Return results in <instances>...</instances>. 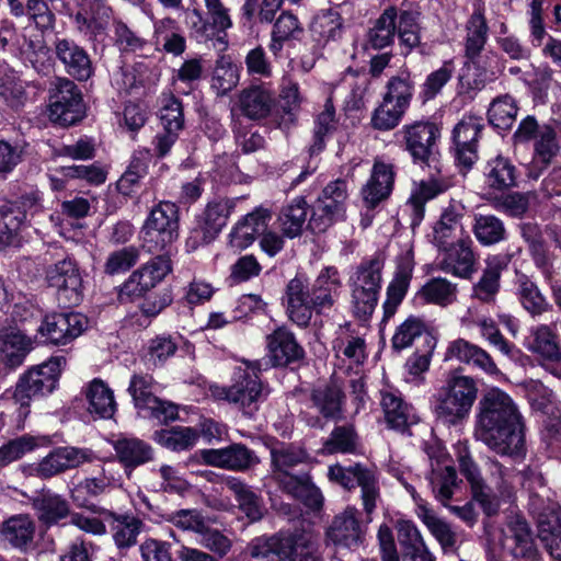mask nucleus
I'll return each instance as SVG.
<instances>
[{
  "label": "nucleus",
  "instance_id": "nucleus-51",
  "mask_svg": "<svg viewBox=\"0 0 561 561\" xmlns=\"http://www.w3.org/2000/svg\"><path fill=\"white\" fill-rule=\"evenodd\" d=\"M526 347L542 358L554 362H561V348L559 347L557 336L548 325H538L530 330V336L526 342Z\"/></svg>",
  "mask_w": 561,
  "mask_h": 561
},
{
  "label": "nucleus",
  "instance_id": "nucleus-30",
  "mask_svg": "<svg viewBox=\"0 0 561 561\" xmlns=\"http://www.w3.org/2000/svg\"><path fill=\"white\" fill-rule=\"evenodd\" d=\"M482 125L474 117L462 119L453 131L456 146V160L466 169H470L478 159L477 141L482 130Z\"/></svg>",
  "mask_w": 561,
  "mask_h": 561
},
{
  "label": "nucleus",
  "instance_id": "nucleus-37",
  "mask_svg": "<svg viewBox=\"0 0 561 561\" xmlns=\"http://www.w3.org/2000/svg\"><path fill=\"white\" fill-rule=\"evenodd\" d=\"M393 165L376 160L370 178L362 188V196L366 206L373 208L388 198L393 187Z\"/></svg>",
  "mask_w": 561,
  "mask_h": 561
},
{
  "label": "nucleus",
  "instance_id": "nucleus-53",
  "mask_svg": "<svg viewBox=\"0 0 561 561\" xmlns=\"http://www.w3.org/2000/svg\"><path fill=\"white\" fill-rule=\"evenodd\" d=\"M515 288L518 300L531 316H539L550 308L538 286L527 275L517 274Z\"/></svg>",
  "mask_w": 561,
  "mask_h": 561
},
{
  "label": "nucleus",
  "instance_id": "nucleus-29",
  "mask_svg": "<svg viewBox=\"0 0 561 561\" xmlns=\"http://www.w3.org/2000/svg\"><path fill=\"white\" fill-rule=\"evenodd\" d=\"M510 260L507 254L489 256L481 277L472 286L471 297L484 304L494 302L500 291L501 274L507 267Z\"/></svg>",
  "mask_w": 561,
  "mask_h": 561
},
{
  "label": "nucleus",
  "instance_id": "nucleus-11",
  "mask_svg": "<svg viewBox=\"0 0 561 561\" xmlns=\"http://www.w3.org/2000/svg\"><path fill=\"white\" fill-rule=\"evenodd\" d=\"M48 111L50 121L60 126L73 125L83 117L82 98L73 81L67 78L56 79Z\"/></svg>",
  "mask_w": 561,
  "mask_h": 561
},
{
  "label": "nucleus",
  "instance_id": "nucleus-45",
  "mask_svg": "<svg viewBox=\"0 0 561 561\" xmlns=\"http://www.w3.org/2000/svg\"><path fill=\"white\" fill-rule=\"evenodd\" d=\"M486 469L492 490L500 499L511 500L520 480L516 470L505 467L495 458H488Z\"/></svg>",
  "mask_w": 561,
  "mask_h": 561
},
{
  "label": "nucleus",
  "instance_id": "nucleus-3",
  "mask_svg": "<svg viewBox=\"0 0 561 561\" xmlns=\"http://www.w3.org/2000/svg\"><path fill=\"white\" fill-rule=\"evenodd\" d=\"M477 394L478 388L471 377L453 376L437 391L433 404L434 413L443 423L456 424L469 414Z\"/></svg>",
  "mask_w": 561,
  "mask_h": 561
},
{
  "label": "nucleus",
  "instance_id": "nucleus-13",
  "mask_svg": "<svg viewBox=\"0 0 561 561\" xmlns=\"http://www.w3.org/2000/svg\"><path fill=\"white\" fill-rule=\"evenodd\" d=\"M88 318L80 312L53 313L45 317L37 332L45 342L65 345L88 328Z\"/></svg>",
  "mask_w": 561,
  "mask_h": 561
},
{
  "label": "nucleus",
  "instance_id": "nucleus-34",
  "mask_svg": "<svg viewBox=\"0 0 561 561\" xmlns=\"http://www.w3.org/2000/svg\"><path fill=\"white\" fill-rule=\"evenodd\" d=\"M267 351L274 366H286L301 359L304 348L293 332L284 327L277 328L266 337Z\"/></svg>",
  "mask_w": 561,
  "mask_h": 561
},
{
  "label": "nucleus",
  "instance_id": "nucleus-1",
  "mask_svg": "<svg viewBox=\"0 0 561 561\" xmlns=\"http://www.w3.org/2000/svg\"><path fill=\"white\" fill-rule=\"evenodd\" d=\"M474 436L501 457L523 458L526 454L525 424L513 399L492 388L479 402Z\"/></svg>",
  "mask_w": 561,
  "mask_h": 561
},
{
  "label": "nucleus",
  "instance_id": "nucleus-10",
  "mask_svg": "<svg viewBox=\"0 0 561 561\" xmlns=\"http://www.w3.org/2000/svg\"><path fill=\"white\" fill-rule=\"evenodd\" d=\"M397 135L402 137L404 149L415 163L430 165L436 160L435 145L440 137V130L435 123L416 121L405 124Z\"/></svg>",
  "mask_w": 561,
  "mask_h": 561
},
{
  "label": "nucleus",
  "instance_id": "nucleus-54",
  "mask_svg": "<svg viewBox=\"0 0 561 561\" xmlns=\"http://www.w3.org/2000/svg\"><path fill=\"white\" fill-rule=\"evenodd\" d=\"M383 268V259L381 255L364 261L357 267L351 279V288L359 290H370L379 293L381 287V272Z\"/></svg>",
  "mask_w": 561,
  "mask_h": 561
},
{
  "label": "nucleus",
  "instance_id": "nucleus-42",
  "mask_svg": "<svg viewBox=\"0 0 561 561\" xmlns=\"http://www.w3.org/2000/svg\"><path fill=\"white\" fill-rule=\"evenodd\" d=\"M381 407L387 423L392 428L402 430L414 422V413L408 405L398 390L387 388L380 391Z\"/></svg>",
  "mask_w": 561,
  "mask_h": 561
},
{
  "label": "nucleus",
  "instance_id": "nucleus-19",
  "mask_svg": "<svg viewBox=\"0 0 561 561\" xmlns=\"http://www.w3.org/2000/svg\"><path fill=\"white\" fill-rule=\"evenodd\" d=\"M274 104V93L270 89L253 84L236 95L231 105V113H238L251 121H259L270 115Z\"/></svg>",
  "mask_w": 561,
  "mask_h": 561
},
{
  "label": "nucleus",
  "instance_id": "nucleus-46",
  "mask_svg": "<svg viewBox=\"0 0 561 561\" xmlns=\"http://www.w3.org/2000/svg\"><path fill=\"white\" fill-rule=\"evenodd\" d=\"M446 190L447 185L437 179L421 181L415 185L407 204L412 211L413 227L420 225L423 220L426 202L435 198Z\"/></svg>",
  "mask_w": 561,
  "mask_h": 561
},
{
  "label": "nucleus",
  "instance_id": "nucleus-40",
  "mask_svg": "<svg viewBox=\"0 0 561 561\" xmlns=\"http://www.w3.org/2000/svg\"><path fill=\"white\" fill-rule=\"evenodd\" d=\"M35 522L27 514H18L4 520L1 525V538L11 547L26 551L33 543Z\"/></svg>",
  "mask_w": 561,
  "mask_h": 561
},
{
  "label": "nucleus",
  "instance_id": "nucleus-61",
  "mask_svg": "<svg viewBox=\"0 0 561 561\" xmlns=\"http://www.w3.org/2000/svg\"><path fill=\"white\" fill-rule=\"evenodd\" d=\"M422 336H424L426 343L427 336H432L427 332L426 323L419 317L410 316L397 327L391 339V345L396 351H402L412 346L413 342Z\"/></svg>",
  "mask_w": 561,
  "mask_h": 561
},
{
  "label": "nucleus",
  "instance_id": "nucleus-43",
  "mask_svg": "<svg viewBox=\"0 0 561 561\" xmlns=\"http://www.w3.org/2000/svg\"><path fill=\"white\" fill-rule=\"evenodd\" d=\"M484 180L492 191L508 190L517 183V169L508 158L500 154L486 162Z\"/></svg>",
  "mask_w": 561,
  "mask_h": 561
},
{
  "label": "nucleus",
  "instance_id": "nucleus-6",
  "mask_svg": "<svg viewBox=\"0 0 561 561\" xmlns=\"http://www.w3.org/2000/svg\"><path fill=\"white\" fill-rule=\"evenodd\" d=\"M141 233L147 252L172 249V243L179 238V207L171 202H160L149 213Z\"/></svg>",
  "mask_w": 561,
  "mask_h": 561
},
{
  "label": "nucleus",
  "instance_id": "nucleus-44",
  "mask_svg": "<svg viewBox=\"0 0 561 561\" xmlns=\"http://www.w3.org/2000/svg\"><path fill=\"white\" fill-rule=\"evenodd\" d=\"M225 485L232 492L239 508L247 515L251 522L260 520L264 514V505L259 496L245 482L236 477H229L225 480Z\"/></svg>",
  "mask_w": 561,
  "mask_h": 561
},
{
  "label": "nucleus",
  "instance_id": "nucleus-33",
  "mask_svg": "<svg viewBox=\"0 0 561 561\" xmlns=\"http://www.w3.org/2000/svg\"><path fill=\"white\" fill-rule=\"evenodd\" d=\"M445 359H456L479 368L489 375H497L500 373L496 364L486 351L465 339H457L449 343L445 353Z\"/></svg>",
  "mask_w": 561,
  "mask_h": 561
},
{
  "label": "nucleus",
  "instance_id": "nucleus-21",
  "mask_svg": "<svg viewBox=\"0 0 561 561\" xmlns=\"http://www.w3.org/2000/svg\"><path fill=\"white\" fill-rule=\"evenodd\" d=\"M443 256L438 262V268L453 276L469 279L476 273V255L472 250L470 237L460 239L453 245L439 249Z\"/></svg>",
  "mask_w": 561,
  "mask_h": 561
},
{
  "label": "nucleus",
  "instance_id": "nucleus-47",
  "mask_svg": "<svg viewBox=\"0 0 561 561\" xmlns=\"http://www.w3.org/2000/svg\"><path fill=\"white\" fill-rule=\"evenodd\" d=\"M312 41L317 50L328 43L337 41L342 35V19L337 12L325 11L318 14L310 27Z\"/></svg>",
  "mask_w": 561,
  "mask_h": 561
},
{
  "label": "nucleus",
  "instance_id": "nucleus-60",
  "mask_svg": "<svg viewBox=\"0 0 561 561\" xmlns=\"http://www.w3.org/2000/svg\"><path fill=\"white\" fill-rule=\"evenodd\" d=\"M48 443L45 436L22 435L9 440L0 447V468L19 460L25 454Z\"/></svg>",
  "mask_w": 561,
  "mask_h": 561
},
{
  "label": "nucleus",
  "instance_id": "nucleus-36",
  "mask_svg": "<svg viewBox=\"0 0 561 561\" xmlns=\"http://www.w3.org/2000/svg\"><path fill=\"white\" fill-rule=\"evenodd\" d=\"M30 501L38 522L46 527L57 525L70 516L68 501L50 490L37 492Z\"/></svg>",
  "mask_w": 561,
  "mask_h": 561
},
{
  "label": "nucleus",
  "instance_id": "nucleus-22",
  "mask_svg": "<svg viewBox=\"0 0 561 561\" xmlns=\"http://www.w3.org/2000/svg\"><path fill=\"white\" fill-rule=\"evenodd\" d=\"M462 219L463 207L460 204H450L444 208L428 234L431 243L439 250L470 237L465 230Z\"/></svg>",
  "mask_w": 561,
  "mask_h": 561
},
{
  "label": "nucleus",
  "instance_id": "nucleus-28",
  "mask_svg": "<svg viewBox=\"0 0 561 561\" xmlns=\"http://www.w3.org/2000/svg\"><path fill=\"white\" fill-rule=\"evenodd\" d=\"M111 13L105 0H85L82 12L76 14L79 32L90 41L101 39L106 33Z\"/></svg>",
  "mask_w": 561,
  "mask_h": 561
},
{
  "label": "nucleus",
  "instance_id": "nucleus-49",
  "mask_svg": "<svg viewBox=\"0 0 561 561\" xmlns=\"http://www.w3.org/2000/svg\"><path fill=\"white\" fill-rule=\"evenodd\" d=\"M312 407L325 419H336L342 414L344 396L336 385H324L311 391Z\"/></svg>",
  "mask_w": 561,
  "mask_h": 561
},
{
  "label": "nucleus",
  "instance_id": "nucleus-62",
  "mask_svg": "<svg viewBox=\"0 0 561 561\" xmlns=\"http://www.w3.org/2000/svg\"><path fill=\"white\" fill-rule=\"evenodd\" d=\"M414 95V82L409 73L391 77L386 85L382 98L408 111Z\"/></svg>",
  "mask_w": 561,
  "mask_h": 561
},
{
  "label": "nucleus",
  "instance_id": "nucleus-31",
  "mask_svg": "<svg viewBox=\"0 0 561 561\" xmlns=\"http://www.w3.org/2000/svg\"><path fill=\"white\" fill-rule=\"evenodd\" d=\"M117 460L127 472L153 459V449L147 442L125 434H119L112 442Z\"/></svg>",
  "mask_w": 561,
  "mask_h": 561
},
{
  "label": "nucleus",
  "instance_id": "nucleus-16",
  "mask_svg": "<svg viewBox=\"0 0 561 561\" xmlns=\"http://www.w3.org/2000/svg\"><path fill=\"white\" fill-rule=\"evenodd\" d=\"M467 59L468 71L459 76L461 92L482 90L488 83L495 81L503 69L501 57L492 50Z\"/></svg>",
  "mask_w": 561,
  "mask_h": 561
},
{
  "label": "nucleus",
  "instance_id": "nucleus-18",
  "mask_svg": "<svg viewBox=\"0 0 561 561\" xmlns=\"http://www.w3.org/2000/svg\"><path fill=\"white\" fill-rule=\"evenodd\" d=\"M360 512L354 506H347L336 515L330 525L327 536L337 546L353 549L362 545L367 522L359 519ZM367 520V517L365 518Z\"/></svg>",
  "mask_w": 561,
  "mask_h": 561
},
{
  "label": "nucleus",
  "instance_id": "nucleus-7",
  "mask_svg": "<svg viewBox=\"0 0 561 561\" xmlns=\"http://www.w3.org/2000/svg\"><path fill=\"white\" fill-rule=\"evenodd\" d=\"M348 182L337 179L325 185L314 205L308 227L317 233L325 231L335 221L345 218Z\"/></svg>",
  "mask_w": 561,
  "mask_h": 561
},
{
  "label": "nucleus",
  "instance_id": "nucleus-12",
  "mask_svg": "<svg viewBox=\"0 0 561 561\" xmlns=\"http://www.w3.org/2000/svg\"><path fill=\"white\" fill-rule=\"evenodd\" d=\"M48 285L56 289L59 305L78 306L83 299V280L76 262L65 259L47 271Z\"/></svg>",
  "mask_w": 561,
  "mask_h": 561
},
{
  "label": "nucleus",
  "instance_id": "nucleus-17",
  "mask_svg": "<svg viewBox=\"0 0 561 561\" xmlns=\"http://www.w3.org/2000/svg\"><path fill=\"white\" fill-rule=\"evenodd\" d=\"M53 51L70 77L85 81L93 75V66L88 51L75 39L56 36L53 42Z\"/></svg>",
  "mask_w": 561,
  "mask_h": 561
},
{
  "label": "nucleus",
  "instance_id": "nucleus-39",
  "mask_svg": "<svg viewBox=\"0 0 561 561\" xmlns=\"http://www.w3.org/2000/svg\"><path fill=\"white\" fill-rule=\"evenodd\" d=\"M106 520L118 549H127L137 543V537L144 528L140 518L128 513L106 512Z\"/></svg>",
  "mask_w": 561,
  "mask_h": 561
},
{
  "label": "nucleus",
  "instance_id": "nucleus-57",
  "mask_svg": "<svg viewBox=\"0 0 561 561\" xmlns=\"http://www.w3.org/2000/svg\"><path fill=\"white\" fill-rule=\"evenodd\" d=\"M472 230L476 239L482 245L497 244L506 240L507 237L504 222L494 215H476Z\"/></svg>",
  "mask_w": 561,
  "mask_h": 561
},
{
  "label": "nucleus",
  "instance_id": "nucleus-52",
  "mask_svg": "<svg viewBox=\"0 0 561 561\" xmlns=\"http://www.w3.org/2000/svg\"><path fill=\"white\" fill-rule=\"evenodd\" d=\"M457 285L443 277L428 279L417 291V297L426 304L447 307L457 300Z\"/></svg>",
  "mask_w": 561,
  "mask_h": 561
},
{
  "label": "nucleus",
  "instance_id": "nucleus-24",
  "mask_svg": "<svg viewBox=\"0 0 561 561\" xmlns=\"http://www.w3.org/2000/svg\"><path fill=\"white\" fill-rule=\"evenodd\" d=\"M121 484V476L114 470L113 465H104L96 476L85 478L76 484L70 496L77 506L89 508L91 499L105 494Z\"/></svg>",
  "mask_w": 561,
  "mask_h": 561
},
{
  "label": "nucleus",
  "instance_id": "nucleus-9",
  "mask_svg": "<svg viewBox=\"0 0 561 561\" xmlns=\"http://www.w3.org/2000/svg\"><path fill=\"white\" fill-rule=\"evenodd\" d=\"M41 201L39 192L32 190L16 201L0 205V250L10 245L19 231L26 226L28 216L42 208Z\"/></svg>",
  "mask_w": 561,
  "mask_h": 561
},
{
  "label": "nucleus",
  "instance_id": "nucleus-50",
  "mask_svg": "<svg viewBox=\"0 0 561 561\" xmlns=\"http://www.w3.org/2000/svg\"><path fill=\"white\" fill-rule=\"evenodd\" d=\"M398 8L388 7L368 31L367 43L374 49H382L393 43L397 31Z\"/></svg>",
  "mask_w": 561,
  "mask_h": 561
},
{
  "label": "nucleus",
  "instance_id": "nucleus-2",
  "mask_svg": "<svg viewBox=\"0 0 561 561\" xmlns=\"http://www.w3.org/2000/svg\"><path fill=\"white\" fill-rule=\"evenodd\" d=\"M343 290V278L335 266L320 270L311 284L302 276L290 279L286 286V307L289 319L299 327H308L313 312L324 314L337 302Z\"/></svg>",
  "mask_w": 561,
  "mask_h": 561
},
{
  "label": "nucleus",
  "instance_id": "nucleus-55",
  "mask_svg": "<svg viewBox=\"0 0 561 561\" xmlns=\"http://www.w3.org/2000/svg\"><path fill=\"white\" fill-rule=\"evenodd\" d=\"M489 26L481 11H474L466 24L465 57L473 58L482 53L488 41Z\"/></svg>",
  "mask_w": 561,
  "mask_h": 561
},
{
  "label": "nucleus",
  "instance_id": "nucleus-58",
  "mask_svg": "<svg viewBox=\"0 0 561 561\" xmlns=\"http://www.w3.org/2000/svg\"><path fill=\"white\" fill-rule=\"evenodd\" d=\"M302 33V27L297 19L291 13L283 12L275 21L272 38L268 45L270 50L277 56L284 46V43L297 39Z\"/></svg>",
  "mask_w": 561,
  "mask_h": 561
},
{
  "label": "nucleus",
  "instance_id": "nucleus-41",
  "mask_svg": "<svg viewBox=\"0 0 561 561\" xmlns=\"http://www.w3.org/2000/svg\"><path fill=\"white\" fill-rule=\"evenodd\" d=\"M88 411L98 419H112L116 412L117 404L113 390L102 379L95 378L90 381L85 389Z\"/></svg>",
  "mask_w": 561,
  "mask_h": 561
},
{
  "label": "nucleus",
  "instance_id": "nucleus-26",
  "mask_svg": "<svg viewBox=\"0 0 561 561\" xmlns=\"http://www.w3.org/2000/svg\"><path fill=\"white\" fill-rule=\"evenodd\" d=\"M280 561H323L318 539L306 531L282 533Z\"/></svg>",
  "mask_w": 561,
  "mask_h": 561
},
{
  "label": "nucleus",
  "instance_id": "nucleus-63",
  "mask_svg": "<svg viewBox=\"0 0 561 561\" xmlns=\"http://www.w3.org/2000/svg\"><path fill=\"white\" fill-rule=\"evenodd\" d=\"M518 106L510 94L500 95L494 99L489 107V122L499 129H510L516 121Z\"/></svg>",
  "mask_w": 561,
  "mask_h": 561
},
{
  "label": "nucleus",
  "instance_id": "nucleus-38",
  "mask_svg": "<svg viewBox=\"0 0 561 561\" xmlns=\"http://www.w3.org/2000/svg\"><path fill=\"white\" fill-rule=\"evenodd\" d=\"M505 541L502 545L507 546V540L513 541V546H508L512 553L518 561H542L534 547L533 538L526 520L518 517L511 519L505 529H503Z\"/></svg>",
  "mask_w": 561,
  "mask_h": 561
},
{
  "label": "nucleus",
  "instance_id": "nucleus-4",
  "mask_svg": "<svg viewBox=\"0 0 561 561\" xmlns=\"http://www.w3.org/2000/svg\"><path fill=\"white\" fill-rule=\"evenodd\" d=\"M65 365L64 356H54L20 377L13 392V400L20 405V415H27L31 401L55 390Z\"/></svg>",
  "mask_w": 561,
  "mask_h": 561
},
{
  "label": "nucleus",
  "instance_id": "nucleus-15",
  "mask_svg": "<svg viewBox=\"0 0 561 561\" xmlns=\"http://www.w3.org/2000/svg\"><path fill=\"white\" fill-rule=\"evenodd\" d=\"M164 251V254L154 256L129 276V278L123 284L121 296L141 295L142 293L153 288L172 272V249H167Z\"/></svg>",
  "mask_w": 561,
  "mask_h": 561
},
{
  "label": "nucleus",
  "instance_id": "nucleus-25",
  "mask_svg": "<svg viewBox=\"0 0 561 561\" xmlns=\"http://www.w3.org/2000/svg\"><path fill=\"white\" fill-rule=\"evenodd\" d=\"M414 270V260L411 252L401 254L397 260L394 276L387 287V297L382 305L383 320L394 316L398 307L405 297Z\"/></svg>",
  "mask_w": 561,
  "mask_h": 561
},
{
  "label": "nucleus",
  "instance_id": "nucleus-35",
  "mask_svg": "<svg viewBox=\"0 0 561 561\" xmlns=\"http://www.w3.org/2000/svg\"><path fill=\"white\" fill-rule=\"evenodd\" d=\"M364 335L360 332V328H355L351 323L340 325L332 343L336 358L347 359L355 365L363 364L366 358Z\"/></svg>",
  "mask_w": 561,
  "mask_h": 561
},
{
  "label": "nucleus",
  "instance_id": "nucleus-48",
  "mask_svg": "<svg viewBox=\"0 0 561 561\" xmlns=\"http://www.w3.org/2000/svg\"><path fill=\"white\" fill-rule=\"evenodd\" d=\"M308 216V204L304 197L295 198L283 207L277 221L283 236L294 239L304 230Z\"/></svg>",
  "mask_w": 561,
  "mask_h": 561
},
{
  "label": "nucleus",
  "instance_id": "nucleus-59",
  "mask_svg": "<svg viewBox=\"0 0 561 561\" xmlns=\"http://www.w3.org/2000/svg\"><path fill=\"white\" fill-rule=\"evenodd\" d=\"M359 438L353 425L335 426L323 443L325 454H356Z\"/></svg>",
  "mask_w": 561,
  "mask_h": 561
},
{
  "label": "nucleus",
  "instance_id": "nucleus-8",
  "mask_svg": "<svg viewBox=\"0 0 561 561\" xmlns=\"http://www.w3.org/2000/svg\"><path fill=\"white\" fill-rule=\"evenodd\" d=\"M328 477L331 481L345 489L360 488V497L367 523L371 522V514L376 508L380 496L379 486L375 473L360 463L343 467L339 463L329 467Z\"/></svg>",
  "mask_w": 561,
  "mask_h": 561
},
{
  "label": "nucleus",
  "instance_id": "nucleus-56",
  "mask_svg": "<svg viewBox=\"0 0 561 561\" xmlns=\"http://www.w3.org/2000/svg\"><path fill=\"white\" fill-rule=\"evenodd\" d=\"M530 510L536 519L539 534L543 540L550 541L560 528V510L554 503L543 504L539 499L533 500Z\"/></svg>",
  "mask_w": 561,
  "mask_h": 561
},
{
  "label": "nucleus",
  "instance_id": "nucleus-20",
  "mask_svg": "<svg viewBox=\"0 0 561 561\" xmlns=\"http://www.w3.org/2000/svg\"><path fill=\"white\" fill-rule=\"evenodd\" d=\"M198 454L206 465L232 471H247L260 461L253 450L240 443L218 449H201Z\"/></svg>",
  "mask_w": 561,
  "mask_h": 561
},
{
  "label": "nucleus",
  "instance_id": "nucleus-14",
  "mask_svg": "<svg viewBox=\"0 0 561 561\" xmlns=\"http://www.w3.org/2000/svg\"><path fill=\"white\" fill-rule=\"evenodd\" d=\"M93 458L94 454L89 448L56 447L33 468V472L42 479H49L85 462H91Z\"/></svg>",
  "mask_w": 561,
  "mask_h": 561
},
{
  "label": "nucleus",
  "instance_id": "nucleus-27",
  "mask_svg": "<svg viewBox=\"0 0 561 561\" xmlns=\"http://www.w3.org/2000/svg\"><path fill=\"white\" fill-rule=\"evenodd\" d=\"M234 201L220 199L208 203L194 234L190 240H197L203 243L213 241L222 228L227 225L228 218L233 213Z\"/></svg>",
  "mask_w": 561,
  "mask_h": 561
},
{
  "label": "nucleus",
  "instance_id": "nucleus-32",
  "mask_svg": "<svg viewBox=\"0 0 561 561\" xmlns=\"http://www.w3.org/2000/svg\"><path fill=\"white\" fill-rule=\"evenodd\" d=\"M407 491L411 494L415 505L416 514L422 522L427 526L433 536L438 540L444 550L455 549L457 542V535L451 529L450 525L445 520L438 518L430 508L426 501H424L415 491L414 486L402 481Z\"/></svg>",
  "mask_w": 561,
  "mask_h": 561
},
{
  "label": "nucleus",
  "instance_id": "nucleus-5",
  "mask_svg": "<svg viewBox=\"0 0 561 561\" xmlns=\"http://www.w3.org/2000/svg\"><path fill=\"white\" fill-rule=\"evenodd\" d=\"M267 389L259 378L257 369L254 366L245 365L238 367L229 387L218 388L215 396L233 404L249 417L253 416L266 399Z\"/></svg>",
  "mask_w": 561,
  "mask_h": 561
},
{
  "label": "nucleus",
  "instance_id": "nucleus-64",
  "mask_svg": "<svg viewBox=\"0 0 561 561\" xmlns=\"http://www.w3.org/2000/svg\"><path fill=\"white\" fill-rule=\"evenodd\" d=\"M154 439L168 449L180 451L192 448L196 444L198 432L192 427L173 426L156 432Z\"/></svg>",
  "mask_w": 561,
  "mask_h": 561
},
{
  "label": "nucleus",
  "instance_id": "nucleus-23",
  "mask_svg": "<svg viewBox=\"0 0 561 561\" xmlns=\"http://www.w3.org/2000/svg\"><path fill=\"white\" fill-rule=\"evenodd\" d=\"M272 219V210L264 206L254 208L233 226L229 233V245L236 251L249 248Z\"/></svg>",
  "mask_w": 561,
  "mask_h": 561
}]
</instances>
